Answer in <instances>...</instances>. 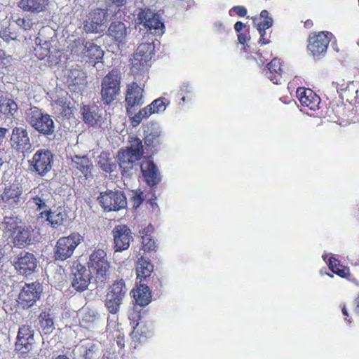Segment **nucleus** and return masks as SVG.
<instances>
[{"instance_id":"cd10ccee","label":"nucleus","mask_w":359,"mask_h":359,"mask_svg":"<svg viewBox=\"0 0 359 359\" xmlns=\"http://www.w3.org/2000/svg\"><path fill=\"white\" fill-rule=\"evenodd\" d=\"M254 27H256L259 34H260V39L259 43L262 44H267L269 43V38L266 37V29L270 28L273 25V19L266 18L260 20V18H253Z\"/></svg>"},{"instance_id":"7ed1b4c3","label":"nucleus","mask_w":359,"mask_h":359,"mask_svg":"<svg viewBox=\"0 0 359 359\" xmlns=\"http://www.w3.org/2000/svg\"><path fill=\"white\" fill-rule=\"evenodd\" d=\"M154 46L151 43H141L131 59V72L136 76L135 79L140 81L137 76H143L147 70V63L152 57Z\"/></svg>"},{"instance_id":"dca6fc26","label":"nucleus","mask_w":359,"mask_h":359,"mask_svg":"<svg viewBox=\"0 0 359 359\" xmlns=\"http://www.w3.org/2000/svg\"><path fill=\"white\" fill-rule=\"evenodd\" d=\"M115 252L127 250L133 241L132 232L126 225H117L113 229Z\"/></svg>"},{"instance_id":"13d9d810","label":"nucleus","mask_w":359,"mask_h":359,"mask_svg":"<svg viewBox=\"0 0 359 359\" xmlns=\"http://www.w3.org/2000/svg\"><path fill=\"white\" fill-rule=\"evenodd\" d=\"M116 341L118 345V346L120 348H123L125 346V341H124V336L123 334H118L116 337Z\"/></svg>"},{"instance_id":"4c0bfd02","label":"nucleus","mask_w":359,"mask_h":359,"mask_svg":"<svg viewBox=\"0 0 359 359\" xmlns=\"http://www.w3.org/2000/svg\"><path fill=\"white\" fill-rule=\"evenodd\" d=\"M82 110L85 123L90 126H94L100 122L101 115L99 114V110L97 107L90 108L87 106H84Z\"/></svg>"},{"instance_id":"c85d7f7f","label":"nucleus","mask_w":359,"mask_h":359,"mask_svg":"<svg viewBox=\"0 0 359 359\" xmlns=\"http://www.w3.org/2000/svg\"><path fill=\"white\" fill-rule=\"evenodd\" d=\"M266 75L273 83H281L282 68L280 60L275 58L268 64Z\"/></svg>"},{"instance_id":"a18cd8bd","label":"nucleus","mask_w":359,"mask_h":359,"mask_svg":"<svg viewBox=\"0 0 359 359\" xmlns=\"http://www.w3.org/2000/svg\"><path fill=\"white\" fill-rule=\"evenodd\" d=\"M76 159H77V161H74V163L76 165V168L77 169H79L82 172V174H83V175L86 177H88V175L90 174V170H91V168H90L91 165H89L88 158H76Z\"/></svg>"},{"instance_id":"aec40b11","label":"nucleus","mask_w":359,"mask_h":359,"mask_svg":"<svg viewBox=\"0 0 359 359\" xmlns=\"http://www.w3.org/2000/svg\"><path fill=\"white\" fill-rule=\"evenodd\" d=\"M140 169L144 180L149 187H155L161 182V176L158 168L150 158H146L141 163Z\"/></svg>"},{"instance_id":"864d4df0","label":"nucleus","mask_w":359,"mask_h":359,"mask_svg":"<svg viewBox=\"0 0 359 359\" xmlns=\"http://www.w3.org/2000/svg\"><path fill=\"white\" fill-rule=\"evenodd\" d=\"M110 158H101L99 163L101 164V168L106 172H111L114 170L115 165L109 163L108 161Z\"/></svg>"},{"instance_id":"c03bdc74","label":"nucleus","mask_w":359,"mask_h":359,"mask_svg":"<svg viewBox=\"0 0 359 359\" xmlns=\"http://www.w3.org/2000/svg\"><path fill=\"white\" fill-rule=\"evenodd\" d=\"M76 159H77V161H74V163L76 165V168L77 169H79L82 172V174H83V175L86 177H88V175L90 174V170H91V168H90L91 165H89L88 158H76Z\"/></svg>"},{"instance_id":"6ab92c4d","label":"nucleus","mask_w":359,"mask_h":359,"mask_svg":"<svg viewBox=\"0 0 359 359\" xmlns=\"http://www.w3.org/2000/svg\"><path fill=\"white\" fill-rule=\"evenodd\" d=\"M67 217V212L62 207H57L55 210H44L37 215V219L47 222L51 227L57 229L62 225Z\"/></svg>"},{"instance_id":"a211bd4d","label":"nucleus","mask_w":359,"mask_h":359,"mask_svg":"<svg viewBox=\"0 0 359 359\" xmlns=\"http://www.w3.org/2000/svg\"><path fill=\"white\" fill-rule=\"evenodd\" d=\"M90 279V271L83 265H77L72 274V286L77 292H83L88 288Z\"/></svg>"},{"instance_id":"0eeeda50","label":"nucleus","mask_w":359,"mask_h":359,"mask_svg":"<svg viewBox=\"0 0 359 359\" xmlns=\"http://www.w3.org/2000/svg\"><path fill=\"white\" fill-rule=\"evenodd\" d=\"M121 74L118 69H112L102 81L101 96L105 104L116 99L120 91Z\"/></svg>"},{"instance_id":"b1692460","label":"nucleus","mask_w":359,"mask_h":359,"mask_svg":"<svg viewBox=\"0 0 359 359\" xmlns=\"http://www.w3.org/2000/svg\"><path fill=\"white\" fill-rule=\"evenodd\" d=\"M143 89L136 82L128 85L126 96V102L128 107L143 104Z\"/></svg>"},{"instance_id":"5fc2aeb1","label":"nucleus","mask_w":359,"mask_h":359,"mask_svg":"<svg viewBox=\"0 0 359 359\" xmlns=\"http://www.w3.org/2000/svg\"><path fill=\"white\" fill-rule=\"evenodd\" d=\"M118 159L120 160V162H119L120 167L123 169V172H127L126 170H125V168H127L126 166H125V164H128V168L131 169V168H133V163H135V161L136 160H140V158H126L127 161L126 160V158H118Z\"/></svg>"},{"instance_id":"423d86ee","label":"nucleus","mask_w":359,"mask_h":359,"mask_svg":"<svg viewBox=\"0 0 359 359\" xmlns=\"http://www.w3.org/2000/svg\"><path fill=\"white\" fill-rule=\"evenodd\" d=\"M126 292L127 288L123 279L114 280L109 286L105 301V306L109 313L115 314L118 311Z\"/></svg>"},{"instance_id":"72a5a7b5","label":"nucleus","mask_w":359,"mask_h":359,"mask_svg":"<svg viewBox=\"0 0 359 359\" xmlns=\"http://www.w3.org/2000/svg\"><path fill=\"white\" fill-rule=\"evenodd\" d=\"M67 82L69 86H85L87 83L86 74L79 69L69 70Z\"/></svg>"},{"instance_id":"c9c22d12","label":"nucleus","mask_w":359,"mask_h":359,"mask_svg":"<svg viewBox=\"0 0 359 359\" xmlns=\"http://www.w3.org/2000/svg\"><path fill=\"white\" fill-rule=\"evenodd\" d=\"M329 269L341 278H345L350 275V269L341 264V262L334 257L329 259Z\"/></svg>"},{"instance_id":"412c9836","label":"nucleus","mask_w":359,"mask_h":359,"mask_svg":"<svg viewBox=\"0 0 359 359\" xmlns=\"http://www.w3.org/2000/svg\"><path fill=\"white\" fill-rule=\"evenodd\" d=\"M22 194V187L18 184H12L5 187L1 200L6 205L14 208L20 203Z\"/></svg>"},{"instance_id":"ea45409f","label":"nucleus","mask_w":359,"mask_h":359,"mask_svg":"<svg viewBox=\"0 0 359 359\" xmlns=\"http://www.w3.org/2000/svg\"><path fill=\"white\" fill-rule=\"evenodd\" d=\"M143 146L142 144V141L138 138H134L130 141V146L126 150V154H124V151L118 153V157H124L127 156L128 157H137L142 155L143 154Z\"/></svg>"},{"instance_id":"bf43d9fd","label":"nucleus","mask_w":359,"mask_h":359,"mask_svg":"<svg viewBox=\"0 0 359 359\" xmlns=\"http://www.w3.org/2000/svg\"><path fill=\"white\" fill-rule=\"evenodd\" d=\"M214 27L216 29V31L217 32H219V33L223 32L225 31V26L220 21L215 22V24H214Z\"/></svg>"},{"instance_id":"f03ea898","label":"nucleus","mask_w":359,"mask_h":359,"mask_svg":"<svg viewBox=\"0 0 359 359\" xmlns=\"http://www.w3.org/2000/svg\"><path fill=\"white\" fill-rule=\"evenodd\" d=\"M71 52L72 54L81 57L82 60L92 63H96L102 58L104 55V51L100 46L83 39H78L73 41Z\"/></svg>"},{"instance_id":"c756f323","label":"nucleus","mask_w":359,"mask_h":359,"mask_svg":"<svg viewBox=\"0 0 359 359\" xmlns=\"http://www.w3.org/2000/svg\"><path fill=\"white\" fill-rule=\"evenodd\" d=\"M107 32L117 43H122L128 34L126 25L121 22H112Z\"/></svg>"},{"instance_id":"09e8293b","label":"nucleus","mask_w":359,"mask_h":359,"mask_svg":"<svg viewBox=\"0 0 359 359\" xmlns=\"http://www.w3.org/2000/svg\"><path fill=\"white\" fill-rule=\"evenodd\" d=\"M0 37L5 41L9 42L17 39V34L11 31V27L3 28L0 31Z\"/></svg>"},{"instance_id":"e433bc0d","label":"nucleus","mask_w":359,"mask_h":359,"mask_svg":"<svg viewBox=\"0 0 359 359\" xmlns=\"http://www.w3.org/2000/svg\"><path fill=\"white\" fill-rule=\"evenodd\" d=\"M50 192L45 190L44 192L39 191L36 196L30 198L29 203L32 205L35 211L40 212L46 208V203L49 200Z\"/></svg>"},{"instance_id":"a19ab883","label":"nucleus","mask_w":359,"mask_h":359,"mask_svg":"<svg viewBox=\"0 0 359 359\" xmlns=\"http://www.w3.org/2000/svg\"><path fill=\"white\" fill-rule=\"evenodd\" d=\"M39 325L45 334H50L54 330V323L50 314L42 311L39 316Z\"/></svg>"},{"instance_id":"338daca9","label":"nucleus","mask_w":359,"mask_h":359,"mask_svg":"<svg viewBox=\"0 0 359 359\" xmlns=\"http://www.w3.org/2000/svg\"><path fill=\"white\" fill-rule=\"evenodd\" d=\"M245 25L241 22H237L234 25V29L236 32H240Z\"/></svg>"},{"instance_id":"052dcab7","label":"nucleus","mask_w":359,"mask_h":359,"mask_svg":"<svg viewBox=\"0 0 359 359\" xmlns=\"http://www.w3.org/2000/svg\"><path fill=\"white\" fill-rule=\"evenodd\" d=\"M249 39H250V36H248V34H245V33H241L238 36V40L239 43L241 44H244Z\"/></svg>"},{"instance_id":"49530a36","label":"nucleus","mask_w":359,"mask_h":359,"mask_svg":"<svg viewBox=\"0 0 359 359\" xmlns=\"http://www.w3.org/2000/svg\"><path fill=\"white\" fill-rule=\"evenodd\" d=\"M151 115V109H148L147 107H144L132 118L133 126H138L144 118H147Z\"/></svg>"},{"instance_id":"37998d69","label":"nucleus","mask_w":359,"mask_h":359,"mask_svg":"<svg viewBox=\"0 0 359 359\" xmlns=\"http://www.w3.org/2000/svg\"><path fill=\"white\" fill-rule=\"evenodd\" d=\"M20 223L19 219L14 217H5L3 222L5 229L13 234L22 226L19 225Z\"/></svg>"},{"instance_id":"4468645a","label":"nucleus","mask_w":359,"mask_h":359,"mask_svg":"<svg viewBox=\"0 0 359 359\" xmlns=\"http://www.w3.org/2000/svg\"><path fill=\"white\" fill-rule=\"evenodd\" d=\"M107 12L102 9H96L90 12L84 22V29L88 33H99L107 27Z\"/></svg>"},{"instance_id":"8fccbe9b","label":"nucleus","mask_w":359,"mask_h":359,"mask_svg":"<svg viewBox=\"0 0 359 359\" xmlns=\"http://www.w3.org/2000/svg\"><path fill=\"white\" fill-rule=\"evenodd\" d=\"M143 250L144 252L155 251L156 248V242L149 236L142 237Z\"/></svg>"},{"instance_id":"a878e982","label":"nucleus","mask_w":359,"mask_h":359,"mask_svg":"<svg viewBox=\"0 0 359 359\" xmlns=\"http://www.w3.org/2000/svg\"><path fill=\"white\" fill-rule=\"evenodd\" d=\"M153 271L154 265L150 260L141 256L136 264L137 279L140 280V283L146 281L147 278H150Z\"/></svg>"},{"instance_id":"6e6d98bb","label":"nucleus","mask_w":359,"mask_h":359,"mask_svg":"<svg viewBox=\"0 0 359 359\" xmlns=\"http://www.w3.org/2000/svg\"><path fill=\"white\" fill-rule=\"evenodd\" d=\"M232 11L236 12V13L240 17H243V16L246 15V14H247L246 8L241 6H236L233 7L231 8V10L230 11V12Z\"/></svg>"},{"instance_id":"6e6552de","label":"nucleus","mask_w":359,"mask_h":359,"mask_svg":"<svg viewBox=\"0 0 359 359\" xmlns=\"http://www.w3.org/2000/svg\"><path fill=\"white\" fill-rule=\"evenodd\" d=\"M97 201L106 212L118 211L126 208L127 200L125 194L121 191L108 190L101 192L97 197Z\"/></svg>"},{"instance_id":"393cba45","label":"nucleus","mask_w":359,"mask_h":359,"mask_svg":"<svg viewBox=\"0 0 359 359\" xmlns=\"http://www.w3.org/2000/svg\"><path fill=\"white\" fill-rule=\"evenodd\" d=\"M50 0H20L18 6L23 11L34 13L46 11Z\"/></svg>"},{"instance_id":"4be33fe9","label":"nucleus","mask_w":359,"mask_h":359,"mask_svg":"<svg viewBox=\"0 0 359 359\" xmlns=\"http://www.w3.org/2000/svg\"><path fill=\"white\" fill-rule=\"evenodd\" d=\"M296 94L302 106L313 111L318 109L320 99L311 89L298 88Z\"/></svg>"},{"instance_id":"e2e57ef3","label":"nucleus","mask_w":359,"mask_h":359,"mask_svg":"<svg viewBox=\"0 0 359 359\" xmlns=\"http://www.w3.org/2000/svg\"><path fill=\"white\" fill-rule=\"evenodd\" d=\"M341 311H342V313L344 316V320L348 323H352V320L351 318H348L349 317V315H348V311H347V309L346 307V305L344 304L341 307Z\"/></svg>"},{"instance_id":"473e14b6","label":"nucleus","mask_w":359,"mask_h":359,"mask_svg":"<svg viewBox=\"0 0 359 359\" xmlns=\"http://www.w3.org/2000/svg\"><path fill=\"white\" fill-rule=\"evenodd\" d=\"M144 142L148 146H151L159 142L161 135V129L160 126L156 123H151L147 126L144 131Z\"/></svg>"},{"instance_id":"20e7f679","label":"nucleus","mask_w":359,"mask_h":359,"mask_svg":"<svg viewBox=\"0 0 359 359\" xmlns=\"http://www.w3.org/2000/svg\"><path fill=\"white\" fill-rule=\"evenodd\" d=\"M26 114L27 121L39 133L50 135L54 132V122L50 115L36 107L29 108Z\"/></svg>"},{"instance_id":"79ce46f5","label":"nucleus","mask_w":359,"mask_h":359,"mask_svg":"<svg viewBox=\"0 0 359 359\" xmlns=\"http://www.w3.org/2000/svg\"><path fill=\"white\" fill-rule=\"evenodd\" d=\"M169 102H165L163 97L154 100L150 104L147 105L148 109H151V114H158L163 112Z\"/></svg>"},{"instance_id":"603ef678","label":"nucleus","mask_w":359,"mask_h":359,"mask_svg":"<svg viewBox=\"0 0 359 359\" xmlns=\"http://www.w3.org/2000/svg\"><path fill=\"white\" fill-rule=\"evenodd\" d=\"M15 22L18 25V26H19L25 30L30 29L33 25L32 20L30 18H19L15 20Z\"/></svg>"},{"instance_id":"9d476101","label":"nucleus","mask_w":359,"mask_h":359,"mask_svg":"<svg viewBox=\"0 0 359 359\" xmlns=\"http://www.w3.org/2000/svg\"><path fill=\"white\" fill-rule=\"evenodd\" d=\"M332 34L329 32L311 33L308 39V50L313 57L323 56L327 49Z\"/></svg>"},{"instance_id":"0e129e2a","label":"nucleus","mask_w":359,"mask_h":359,"mask_svg":"<svg viewBox=\"0 0 359 359\" xmlns=\"http://www.w3.org/2000/svg\"><path fill=\"white\" fill-rule=\"evenodd\" d=\"M8 130L6 128H0V145L4 142V137Z\"/></svg>"},{"instance_id":"5701e85b","label":"nucleus","mask_w":359,"mask_h":359,"mask_svg":"<svg viewBox=\"0 0 359 359\" xmlns=\"http://www.w3.org/2000/svg\"><path fill=\"white\" fill-rule=\"evenodd\" d=\"M151 336V330L146 322L141 321L140 323L136 324L130 334L134 348H136L140 344L144 342Z\"/></svg>"},{"instance_id":"3c124183","label":"nucleus","mask_w":359,"mask_h":359,"mask_svg":"<svg viewBox=\"0 0 359 359\" xmlns=\"http://www.w3.org/2000/svg\"><path fill=\"white\" fill-rule=\"evenodd\" d=\"M128 318L130 320V325L134 327L136 324L140 323V322L142 321L141 317L140 311L137 310L135 308H133L128 314Z\"/></svg>"},{"instance_id":"2eb2a0df","label":"nucleus","mask_w":359,"mask_h":359,"mask_svg":"<svg viewBox=\"0 0 359 359\" xmlns=\"http://www.w3.org/2000/svg\"><path fill=\"white\" fill-rule=\"evenodd\" d=\"M48 32H53L48 27L43 28L40 30L39 36L35 40L36 44L34 49L35 54L41 60L46 57L50 58V55L57 51L56 48L53 47L57 43L55 39L52 37L50 40L43 39V35Z\"/></svg>"},{"instance_id":"680f3d73","label":"nucleus","mask_w":359,"mask_h":359,"mask_svg":"<svg viewBox=\"0 0 359 359\" xmlns=\"http://www.w3.org/2000/svg\"><path fill=\"white\" fill-rule=\"evenodd\" d=\"M182 93H192V88L188 83H183L180 87Z\"/></svg>"},{"instance_id":"69168bd1","label":"nucleus","mask_w":359,"mask_h":359,"mask_svg":"<svg viewBox=\"0 0 359 359\" xmlns=\"http://www.w3.org/2000/svg\"><path fill=\"white\" fill-rule=\"evenodd\" d=\"M255 18H260V20L271 18L269 16V12L266 10H263L261 11L260 15L259 16H256Z\"/></svg>"},{"instance_id":"de8ad7c7","label":"nucleus","mask_w":359,"mask_h":359,"mask_svg":"<svg viewBox=\"0 0 359 359\" xmlns=\"http://www.w3.org/2000/svg\"><path fill=\"white\" fill-rule=\"evenodd\" d=\"M12 57L6 55L4 50L0 49V71L7 69L12 65Z\"/></svg>"},{"instance_id":"2f4dec72","label":"nucleus","mask_w":359,"mask_h":359,"mask_svg":"<svg viewBox=\"0 0 359 359\" xmlns=\"http://www.w3.org/2000/svg\"><path fill=\"white\" fill-rule=\"evenodd\" d=\"M81 315L80 325L86 329L93 327L100 318L97 311L88 308L83 309Z\"/></svg>"},{"instance_id":"9b49d317","label":"nucleus","mask_w":359,"mask_h":359,"mask_svg":"<svg viewBox=\"0 0 359 359\" xmlns=\"http://www.w3.org/2000/svg\"><path fill=\"white\" fill-rule=\"evenodd\" d=\"M42 286L39 282L25 283L18 295V303L23 309H29L40 299Z\"/></svg>"},{"instance_id":"774afa93","label":"nucleus","mask_w":359,"mask_h":359,"mask_svg":"<svg viewBox=\"0 0 359 359\" xmlns=\"http://www.w3.org/2000/svg\"><path fill=\"white\" fill-rule=\"evenodd\" d=\"M111 3L116 4L117 6H121L124 5L126 0H109Z\"/></svg>"},{"instance_id":"ddd939ff","label":"nucleus","mask_w":359,"mask_h":359,"mask_svg":"<svg viewBox=\"0 0 359 359\" xmlns=\"http://www.w3.org/2000/svg\"><path fill=\"white\" fill-rule=\"evenodd\" d=\"M34 331L31 326L22 325L19 327L15 350L22 355H27L32 350L34 342Z\"/></svg>"},{"instance_id":"f257e3e1","label":"nucleus","mask_w":359,"mask_h":359,"mask_svg":"<svg viewBox=\"0 0 359 359\" xmlns=\"http://www.w3.org/2000/svg\"><path fill=\"white\" fill-rule=\"evenodd\" d=\"M88 268L94 273L97 283L104 284L110 278V263L102 249H95L89 257Z\"/></svg>"},{"instance_id":"f8f14e48","label":"nucleus","mask_w":359,"mask_h":359,"mask_svg":"<svg viewBox=\"0 0 359 359\" xmlns=\"http://www.w3.org/2000/svg\"><path fill=\"white\" fill-rule=\"evenodd\" d=\"M13 266L19 274L27 277L36 271L38 260L34 254L22 251L15 258Z\"/></svg>"},{"instance_id":"1a4fd4ad","label":"nucleus","mask_w":359,"mask_h":359,"mask_svg":"<svg viewBox=\"0 0 359 359\" xmlns=\"http://www.w3.org/2000/svg\"><path fill=\"white\" fill-rule=\"evenodd\" d=\"M136 15L140 23L143 24L151 33L157 35H162L164 33L165 26L159 14L149 8H141L137 11Z\"/></svg>"},{"instance_id":"39448f33","label":"nucleus","mask_w":359,"mask_h":359,"mask_svg":"<svg viewBox=\"0 0 359 359\" xmlns=\"http://www.w3.org/2000/svg\"><path fill=\"white\" fill-rule=\"evenodd\" d=\"M83 238L79 233H72L68 236L60 238L55 247V257L57 260L65 261L74 253Z\"/></svg>"},{"instance_id":"f704fd0d","label":"nucleus","mask_w":359,"mask_h":359,"mask_svg":"<svg viewBox=\"0 0 359 359\" xmlns=\"http://www.w3.org/2000/svg\"><path fill=\"white\" fill-rule=\"evenodd\" d=\"M18 106L12 99L6 97H0V113L13 116L18 111Z\"/></svg>"},{"instance_id":"4d7b16f0","label":"nucleus","mask_w":359,"mask_h":359,"mask_svg":"<svg viewBox=\"0 0 359 359\" xmlns=\"http://www.w3.org/2000/svg\"><path fill=\"white\" fill-rule=\"evenodd\" d=\"M42 156H45V157H53V155L48 149H39L34 154V157H42Z\"/></svg>"},{"instance_id":"f3484780","label":"nucleus","mask_w":359,"mask_h":359,"mask_svg":"<svg viewBox=\"0 0 359 359\" xmlns=\"http://www.w3.org/2000/svg\"><path fill=\"white\" fill-rule=\"evenodd\" d=\"M11 142L12 147L23 156L31 148L27 131L22 127H15L13 129Z\"/></svg>"},{"instance_id":"58836bf2","label":"nucleus","mask_w":359,"mask_h":359,"mask_svg":"<svg viewBox=\"0 0 359 359\" xmlns=\"http://www.w3.org/2000/svg\"><path fill=\"white\" fill-rule=\"evenodd\" d=\"M50 160L53 158H32V161H29V162L34 170L43 176L51 168Z\"/></svg>"},{"instance_id":"7c9ffc66","label":"nucleus","mask_w":359,"mask_h":359,"mask_svg":"<svg viewBox=\"0 0 359 359\" xmlns=\"http://www.w3.org/2000/svg\"><path fill=\"white\" fill-rule=\"evenodd\" d=\"M134 299L137 304L141 306L148 305L151 299V292L149 287L145 284H140L133 294Z\"/></svg>"},{"instance_id":"bb28decb","label":"nucleus","mask_w":359,"mask_h":359,"mask_svg":"<svg viewBox=\"0 0 359 359\" xmlns=\"http://www.w3.org/2000/svg\"><path fill=\"white\" fill-rule=\"evenodd\" d=\"M13 236L14 245L24 248L32 243V230L29 227L21 226L13 234Z\"/></svg>"}]
</instances>
